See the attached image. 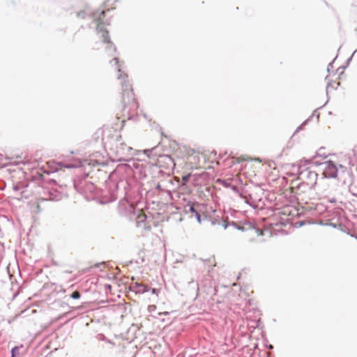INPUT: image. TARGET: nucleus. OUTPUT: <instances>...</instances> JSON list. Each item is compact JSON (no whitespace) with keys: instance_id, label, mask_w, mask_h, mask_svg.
<instances>
[{"instance_id":"obj_1","label":"nucleus","mask_w":357,"mask_h":357,"mask_svg":"<svg viewBox=\"0 0 357 357\" xmlns=\"http://www.w3.org/2000/svg\"><path fill=\"white\" fill-rule=\"evenodd\" d=\"M127 163L119 165L116 169L110 173L108 179L105 181V189L102 195L104 202L109 203L119 199V209L123 215L126 211L131 212L133 210L132 204L126 199V195L132 186V180L130 175H139L140 178L146 176V167L142 161L132 159L130 157L126 160Z\"/></svg>"},{"instance_id":"obj_2","label":"nucleus","mask_w":357,"mask_h":357,"mask_svg":"<svg viewBox=\"0 0 357 357\" xmlns=\"http://www.w3.org/2000/svg\"><path fill=\"white\" fill-rule=\"evenodd\" d=\"M102 142L108 149V155L112 161L128 160L134 154V150L126 144L116 130H104Z\"/></svg>"},{"instance_id":"obj_3","label":"nucleus","mask_w":357,"mask_h":357,"mask_svg":"<svg viewBox=\"0 0 357 357\" xmlns=\"http://www.w3.org/2000/svg\"><path fill=\"white\" fill-rule=\"evenodd\" d=\"M109 11V9H107V10H102L100 12L98 10L92 12L89 10H86L77 13V16L78 17L92 20L91 23L89 24L91 28H95L98 33L102 32L101 36L102 41L107 44L106 49L109 53L110 52H116V47L110 41L108 31L105 28L106 25L109 24V20L107 19L105 20L106 13Z\"/></svg>"},{"instance_id":"obj_4","label":"nucleus","mask_w":357,"mask_h":357,"mask_svg":"<svg viewBox=\"0 0 357 357\" xmlns=\"http://www.w3.org/2000/svg\"><path fill=\"white\" fill-rule=\"evenodd\" d=\"M114 61V65L116 66L118 72V79H122L121 88H122V103L123 105V110L124 112H129L131 109L137 108L138 104L135 98L132 86L129 82L126 80L128 78L127 74L122 71V65L120 63L117 57H114L111 63Z\"/></svg>"},{"instance_id":"obj_5","label":"nucleus","mask_w":357,"mask_h":357,"mask_svg":"<svg viewBox=\"0 0 357 357\" xmlns=\"http://www.w3.org/2000/svg\"><path fill=\"white\" fill-rule=\"evenodd\" d=\"M310 161L314 163V165H323V175L325 178H337L342 181L344 184L352 181V174L347 169V167L342 165H337L331 160L320 162L312 159Z\"/></svg>"},{"instance_id":"obj_6","label":"nucleus","mask_w":357,"mask_h":357,"mask_svg":"<svg viewBox=\"0 0 357 357\" xmlns=\"http://www.w3.org/2000/svg\"><path fill=\"white\" fill-rule=\"evenodd\" d=\"M311 160L303 158L300 160L298 168V179L302 181L298 188L307 186L310 194L314 190L318 178V174L311 169V166H308L314 165V163L310 161Z\"/></svg>"},{"instance_id":"obj_7","label":"nucleus","mask_w":357,"mask_h":357,"mask_svg":"<svg viewBox=\"0 0 357 357\" xmlns=\"http://www.w3.org/2000/svg\"><path fill=\"white\" fill-rule=\"evenodd\" d=\"M73 185L77 192L80 194L93 193L95 185L86 176H79L74 179Z\"/></svg>"},{"instance_id":"obj_8","label":"nucleus","mask_w":357,"mask_h":357,"mask_svg":"<svg viewBox=\"0 0 357 357\" xmlns=\"http://www.w3.org/2000/svg\"><path fill=\"white\" fill-rule=\"evenodd\" d=\"M184 212L189 215L190 218H195L199 224L202 223V215L204 213L203 204L197 202H188L184 206Z\"/></svg>"},{"instance_id":"obj_9","label":"nucleus","mask_w":357,"mask_h":357,"mask_svg":"<svg viewBox=\"0 0 357 357\" xmlns=\"http://www.w3.org/2000/svg\"><path fill=\"white\" fill-rule=\"evenodd\" d=\"M82 166V161L79 160H75L72 162L67 161H58L54 162L52 165L50 166L52 172H57L62 168H77Z\"/></svg>"},{"instance_id":"obj_10","label":"nucleus","mask_w":357,"mask_h":357,"mask_svg":"<svg viewBox=\"0 0 357 357\" xmlns=\"http://www.w3.org/2000/svg\"><path fill=\"white\" fill-rule=\"evenodd\" d=\"M48 184L51 186V189H47V195L43 197V200L58 201L62 197V194L56 189H54V186L57 185V183L54 179H50Z\"/></svg>"},{"instance_id":"obj_11","label":"nucleus","mask_w":357,"mask_h":357,"mask_svg":"<svg viewBox=\"0 0 357 357\" xmlns=\"http://www.w3.org/2000/svg\"><path fill=\"white\" fill-rule=\"evenodd\" d=\"M162 163H164L167 168L174 167L176 165L174 159L170 155L165 154L159 155V158L155 162V164L160 166Z\"/></svg>"},{"instance_id":"obj_12","label":"nucleus","mask_w":357,"mask_h":357,"mask_svg":"<svg viewBox=\"0 0 357 357\" xmlns=\"http://www.w3.org/2000/svg\"><path fill=\"white\" fill-rule=\"evenodd\" d=\"M132 288L137 293H139V294H144L145 292H148L150 289V288L147 285L139 284L137 282L132 284Z\"/></svg>"},{"instance_id":"obj_13","label":"nucleus","mask_w":357,"mask_h":357,"mask_svg":"<svg viewBox=\"0 0 357 357\" xmlns=\"http://www.w3.org/2000/svg\"><path fill=\"white\" fill-rule=\"evenodd\" d=\"M24 346L22 344L20 346H15L11 349V357H21L24 353Z\"/></svg>"},{"instance_id":"obj_14","label":"nucleus","mask_w":357,"mask_h":357,"mask_svg":"<svg viewBox=\"0 0 357 357\" xmlns=\"http://www.w3.org/2000/svg\"><path fill=\"white\" fill-rule=\"evenodd\" d=\"M158 147H153L151 149H146L144 150V153L145 155L149 157V158H153L154 159L155 158H159V155H160L161 154H158Z\"/></svg>"},{"instance_id":"obj_15","label":"nucleus","mask_w":357,"mask_h":357,"mask_svg":"<svg viewBox=\"0 0 357 357\" xmlns=\"http://www.w3.org/2000/svg\"><path fill=\"white\" fill-rule=\"evenodd\" d=\"M191 177V174H188L187 175H185L182 177V179H177L176 181V188H179L181 186L185 185L187 182L189 181L190 178Z\"/></svg>"},{"instance_id":"obj_16","label":"nucleus","mask_w":357,"mask_h":357,"mask_svg":"<svg viewBox=\"0 0 357 357\" xmlns=\"http://www.w3.org/2000/svg\"><path fill=\"white\" fill-rule=\"evenodd\" d=\"M146 220V215L144 213H139L136 219L137 227H142Z\"/></svg>"},{"instance_id":"obj_17","label":"nucleus","mask_w":357,"mask_h":357,"mask_svg":"<svg viewBox=\"0 0 357 357\" xmlns=\"http://www.w3.org/2000/svg\"><path fill=\"white\" fill-rule=\"evenodd\" d=\"M346 184L349 185V190L351 195L357 197V185L354 183H351V181L349 183H347Z\"/></svg>"},{"instance_id":"obj_18","label":"nucleus","mask_w":357,"mask_h":357,"mask_svg":"<svg viewBox=\"0 0 357 357\" xmlns=\"http://www.w3.org/2000/svg\"><path fill=\"white\" fill-rule=\"evenodd\" d=\"M324 151V148L319 149L316 152V155H315V157L313 159L315 160V158H317V157H323L325 159L326 158V155L325 154V153Z\"/></svg>"},{"instance_id":"obj_19","label":"nucleus","mask_w":357,"mask_h":357,"mask_svg":"<svg viewBox=\"0 0 357 357\" xmlns=\"http://www.w3.org/2000/svg\"><path fill=\"white\" fill-rule=\"evenodd\" d=\"M177 179H175V178H170L169 179L167 180L166 181V187H168L169 185H172L173 186V189H176L177 188H176V181Z\"/></svg>"},{"instance_id":"obj_20","label":"nucleus","mask_w":357,"mask_h":357,"mask_svg":"<svg viewBox=\"0 0 357 357\" xmlns=\"http://www.w3.org/2000/svg\"><path fill=\"white\" fill-rule=\"evenodd\" d=\"M70 297L73 299H79L81 297V294L78 291H75L70 295Z\"/></svg>"},{"instance_id":"obj_21","label":"nucleus","mask_w":357,"mask_h":357,"mask_svg":"<svg viewBox=\"0 0 357 357\" xmlns=\"http://www.w3.org/2000/svg\"><path fill=\"white\" fill-rule=\"evenodd\" d=\"M155 189H156V190H161V191H165V192H167L168 194H170V190H165V189L162 188V186L160 183H157V184L155 185Z\"/></svg>"},{"instance_id":"obj_22","label":"nucleus","mask_w":357,"mask_h":357,"mask_svg":"<svg viewBox=\"0 0 357 357\" xmlns=\"http://www.w3.org/2000/svg\"><path fill=\"white\" fill-rule=\"evenodd\" d=\"M231 225L233 226L234 227H235L236 229H237L238 230H241V231H243L244 230V227H242V226H239L236 222H232L231 223Z\"/></svg>"},{"instance_id":"obj_23","label":"nucleus","mask_w":357,"mask_h":357,"mask_svg":"<svg viewBox=\"0 0 357 357\" xmlns=\"http://www.w3.org/2000/svg\"><path fill=\"white\" fill-rule=\"evenodd\" d=\"M315 115L317 116V119H319V113H317V109L314 111V112H313L312 115V116H311L308 119H307V120L303 123V124H306V123L310 120V118H312L313 116H315Z\"/></svg>"},{"instance_id":"obj_24","label":"nucleus","mask_w":357,"mask_h":357,"mask_svg":"<svg viewBox=\"0 0 357 357\" xmlns=\"http://www.w3.org/2000/svg\"><path fill=\"white\" fill-rule=\"evenodd\" d=\"M354 157L357 160V144L354 146L352 149Z\"/></svg>"},{"instance_id":"obj_25","label":"nucleus","mask_w":357,"mask_h":357,"mask_svg":"<svg viewBox=\"0 0 357 357\" xmlns=\"http://www.w3.org/2000/svg\"><path fill=\"white\" fill-rule=\"evenodd\" d=\"M159 291H160V290H159V289H155V288H152V289H151V293H152L153 294H155V295H157V296H158V294H159Z\"/></svg>"},{"instance_id":"obj_26","label":"nucleus","mask_w":357,"mask_h":357,"mask_svg":"<svg viewBox=\"0 0 357 357\" xmlns=\"http://www.w3.org/2000/svg\"><path fill=\"white\" fill-rule=\"evenodd\" d=\"M333 62H334V61H333L332 62H331V63L328 65V67H327V70H328V71H330L331 68H332L333 67Z\"/></svg>"},{"instance_id":"obj_27","label":"nucleus","mask_w":357,"mask_h":357,"mask_svg":"<svg viewBox=\"0 0 357 357\" xmlns=\"http://www.w3.org/2000/svg\"><path fill=\"white\" fill-rule=\"evenodd\" d=\"M211 223L213 225L220 224V220L218 219H213L212 220Z\"/></svg>"},{"instance_id":"obj_28","label":"nucleus","mask_w":357,"mask_h":357,"mask_svg":"<svg viewBox=\"0 0 357 357\" xmlns=\"http://www.w3.org/2000/svg\"><path fill=\"white\" fill-rule=\"evenodd\" d=\"M328 202H331V203H336L337 202V199L335 197H333L331 199H329Z\"/></svg>"},{"instance_id":"obj_29","label":"nucleus","mask_w":357,"mask_h":357,"mask_svg":"<svg viewBox=\"0 0 357 357\" xmlns=\"http://www.w3.org/2000/svg\"><path fill=\"white\" fill-rule=\"evenodd\" d=\"M230 224L229 223H226V222H223L222 223V227H224V229H227L228 227V226Z\"/></svg>"},{"instance_id":"obj_30","label":"nucleus","mask_w":357,"mask_h":357,"mask_svg":"<svg viewBox=\"0 0 357 357\" xmlns=\"http://www.w3.org/2000/svg\"><path fill=\"white\" fill-rule=\"evenodd\" d=\"M223 185H224L225 186H226V187H227V186H229V184L226 181H223Z\"/></svg>"},{"instance_id":"obj_31","label":"nucleus","mask_w":357,"mask_h":357,"mask_svg":"<svg viewBox=\"0 0 357 357\" xmlns=\"http://www.w3.org/2000/svg\"><path fill=\"white\" fill-rule=\"evenodd\" d=\"M268 348L269 349H273V346L272 344H269V345H268Z\"/></svg>"},{"instance_id":"obj_32","label":"nucleus","mask_w":357,"mask_h":357,"mask_svg":"<svg viewBox=\"0 0 357 357\" xmlns=\"http://www.w3.org/2000/svg\"><path fill=\"white\" fill-rule=\"evenodd\" d=\"M353 55H354V54L351 55V57H349V58L347 59V63H349V62L351 60Z\"/></svg>"},{"instance_id":"obj_33","label":"nucleus","mask_w":357,"mask_h":357,"mask_svg":"<svg viewBox=\"0 0 357 357\" xmlns=\"http://www.w3.org/2000/svg\"><path fill=\"white\" fill-rule=\"evenodd\" d=\"M232 188L234 190H236V189H237V188L236 186H234Z\"/></svg>"},{"instance_id":"obj_34","label":"nucleus","mask_w":357,"mask_h":357,"mask_svg":"<svg viewBox=\"0 0 357 357\" xmlns=\"http://www.w3.org/2000/svg\"><path fill=\"white\" fill-rule=\"evenodd\" d=\"M107 289L110 288V285H107Z\"/></svg>"},{"instance_id":"obj_35","label":"nucleus","mask_w":357,"mask_h":357,"mask_svg":"<svg viewBox=\"0 0 357 357\" xmlns=\"http://www.w3.org/2000/svg\"><path fill=\"white\" fill-rule=\"evenodd\" d=\"M107 289L110 288V285H107Z\"/></svg>"},{"instance_id":"obj_36","label":"nucleus","mask_w":357,"mask_h":357,"mask_svg":"<svg viewBox=\"0 0 357 357\" xmlns=\"http://www.w3.org/2000/svg\"><path fill=\"white\" fill-rule=\"evenodd\" d=\"M356 52H357V50L354 52V54Z\"/></svg>"}]
</instances>
